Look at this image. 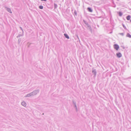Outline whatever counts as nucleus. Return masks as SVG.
<instances>
[{"label":"nucleus","mask_w":131,"mask_h":131,"mask_svg":"<svg viewBox=\"0 0 131 131\" xmlns=\"http://www.w3.org/2000/svg\"><path fill=\"white\" fill-rule=\"evenodd\" d=\"M118 58H120L122 56V54L121 53H117L116 54Z\"/></svg>","instance_id":"obj_5"},{"label":"nucleus","mask_w":131,"mask_h":131,"mask_svg":"<svg viewBox=\"0 0 131 131\" xmlns=\"http://www.w3.org/2000/svg\"><path fill=\"white\" fill-rule=\"evenodd\" d=\"M117 0L118 1H119V0Z\"/></svg>","instance_id":"obj_30"},{"label":"nucleus","mask_w":131,"mask_h":131,"mask_svg":"<svg viewBox=\"0 0 131 131\" xmlns=\"http://www.w3.org/2000/svg\"><path fill=\"white\" fill-rule=\"evenodd\" d=\"M92 73L94 75V76H96V69L94 68H93L92 70Z\"/></svg>","instance_id":"obj_2"},{"label":"nucleus","mask_w":131,"mask_h":131,"mask_svg":"<svg viewBox=\"0 0 131 131\" xmlns=\"http://www.w3.org/2000/svg\"><path fill=\"white\" fill-rule=\"evenodd\" d=\"M64 36L66 38H67L68 39H69V36H68V35L66 34H64Z\"/></svg>","instance_id":"obj_9"},{"label":"nucleus","mask_w":131,"mask_h":131,"mask_svg":"<svg viewBox=\"0 0 131 131\" xmlns=\"http://www.w3.org/2000/svg\"><path fill=\"white\" fill-rule=\"evenodd\" d=\"M84 22H85V24H86V25L88 27V26H90V25H89L88 24V23H87V22H85V21H84Z\"/></svg>","instance_id":"obj_17"},{"label":"nucleus","mask_w":131,"mask_h":131,"mask_svg":"<svg viewBox=\"0 0 131 131\" xmlns=\"http://www.w3.org/2000/svg\"><path fill=\"white\" fill-rule=\"evenodd\" d=\"M39 8L41 9H43V7L42 5H40L39 7Z\"/></svg>","instance_id":"obj_16"},{"label":"nucleus","mask_w":131,"mask_h":131,"mask_svg":"<svg viewBox=\"0 0 131 131\" xmlns=\"http://www.w3.org/2000/svg\"><path fill=\"white\" fill-rule=\"evenodd\" d=\"M21 104L24 107H26V104L24 101H23L21 103Z\"/></svg>","instance_id":"obj_6"},{"label":"nucleus","mask_w":131,"mask_h":131,"mask_svg":"<svg viewBox=\"0 0 131 131\" xmlns=\"http://www.w3.org/2000/svg\"><path fill=\"white\" fill-rule=\"evenodd\" d=\"M74 15H77V12H76V11L75 10L74 11Z\"/></svg>","instance_id":"obj_19"},{"label":"nucleus","mask_w":131,"mask_h":131,"mask_svg":"<svg viewBox=\"0 0 131 131\" xmlns=\"http://www.w3.org/2000/svg\"><path fill=\"white\" fill-rule=\"evenodd\" d=\"M73 104H74V105H76V103L75 102H74V101H73Z\"/></svg>","instance_id":"obj_22"},{"label":"nucleus","mask_w":131,"mask_h":131,"mask_svg":"<svg viewBox=\"0 0 131 131\" xmlns=\"http://www.w3.org/2000/svg\"><path fill=\"white\" fill-rule=\"evenodd\" d=\"M88 27L89 28V29L90 31L92 33V28L91 27V26H88Z\"/></svg>","instance_id":"obj_10"},{"label":"nucleus","mask_w":131,"mask_h":131,"mask_svg":"<svg viewBox=\"0 0 131 131\" xmlns=\"http://www.w3.org/2000/svg\"><path fill=\"white\" fill-rule=\"evenodd\" d=\"M41 1H44L45 2H46L47 1V0H40Z\"/></svg>","instance_id":"obj_26"},{"label":"nucleus","mask_w":131,"mask_h":131,"mask_svg":"<svg viewBox=\"0 0 131 131\" xmlns=\"http://www.w3.org/2000/svg\"><path fill=\"white\" fill-rule=\"evenodd\" d=\"M57 6H57V5L56 4L54 3V9H55L56 8H57Z\"/></svg>","instance_id":"obj_14"},{"label":"nucleus","mask_w":131,"mask_h":131,"mask_svg":"<svg viewBox=\"0 0 131 131\" xmlns=\"http://www.w3.org/2000/svg\"><path fill=\"white\" fill-rule=\"evenodd\" d=\"M122 25H123V27L125 29H126V27L125 26V25H124L123 24Z\"/></svg>","instance_id":"obj_20"},{"label":"nucleus","mask_w":131,"mask_h":131,"mask_svg":"<svg viewBox=\"0 0 131 131\" xmlns=\"http://www.w3.org/2000/svg\"><path fill=\"white\" fill-rule=\"evenodd\" d=\"M32 96V94L31 93L29 94H28L26 95L25 96V97H29L30 96Z\"/></svg>","instance_id":"obj_7"},{"label":"nucleus","mask_w":131,"mask_h":131,"mask_svg":"<svg viewBox=\"0 0 131 131\" xmlns=\"http://www.w3.org/2000/svg\"><path fill=\"white\" fill-rule=\"evenodd\" d=\"M130 22L131 23V20H130Z\"/></svg>","instance_id":"obj_28"},{"label":"nucleus","mask_w":131,"mask_h":131,"mask_svg":"<svg viewBox=\"0 0 131 131\" xmlns=\"http://www.w3.org/2000/svg\"><path fill=\"white\" fill-rule=\"evenodd\" d=\"M74 106H75V108L77 107V105H76H76H74Z\"/></svg>","instance_id":"obj_27"},{"label":"nucleus","mask_w":131,"mask_h":131,"mask_svg":"<svg viewBox=\"0 0 131 131\" xmlns=\"http://www.w3.org/2000/svg\"><path fill=\"white\" fill-rule=\"evenodd\" d=\"M131 79V77H128V78H126V79Z\"/></svg>","instance_id":"obj_24"},{"label":"nucleus","mask_w":131,"mask_h":131,"mask_svg":"<svg viewBox=\"0 0 131 131\" xmlns=\"http://www.w3.org/2000/svg\"><path fill=\"white\" fill-rule=\"evenodd\" d=\"M21 41V39L20 38H19L18 40V42L19 44V43H20Z\"/></svg>","instance_id":"obj_18"},{"label":"nucleus","mask_w":131,"mask_h":131,"mask_svg":"<svg viewBox=\"0 0 131 131\" xmlns=\"http://www.w3.org/2000/svg\"><path fill=\"white\" fill-rule=\"evenodd\" d=\"M75 110H76V111L77 112V111H78V109L77 108V107L76 108H75Z\"/></svg>","instance_id":"obj_25"},{"label":"nucleus","mask_w":131,"mask_h":131,"mask_svg":"<svg viewBox=\"0 0 131 131\" xmlns=\"http://www.w3.org/2000/svg\"><path fill=\"white\" fill-rule=\"evenodd\" d=\"M131 17L130 15H128L126 17V19L127 20H129L130 18Z\"/></svg>","instance_id":"obj_12"},{"label":"nucleus","mask_w":131,"mask_h":131,"mask_svg":"<svg viewBox=\"0 0 131 131\" xmlns=\"http://www.w3.org/2000/svg\"><path fill=\"white\" fill-rule=\"evenodd\" d=\"M119 34L122 36H123L124 35V34L123 33H119Z\"/></svg>","instance_id":"obj_21"},{"label":"nucleus","mask_w":131,"mask_h":131,"mask_svg":"<svg viewBox=\"0 0 131 131\" xmlns=\"http://www.w3.org/2000/svg\"><path fill=\"white\" fill-rule=\"evenodd\" d=\"M114 48L117 50H118L119 48V46L116 44H114Z\"/></svg>","instance_id":"obj_3"},{"label":"nucleus","mask_w":131,"mask_h":131,"mask_svg":"<svg viewBox=\"0 0 131 131\" xmlns=\"http://www.w3.org/2000/svg\"><path fill=\"white\" fill-rule=\"evenodd\" d=\"M87 10L89 12H92L93 11V10L90 7H88L87 8Z\"/></svg>","instance_id":"obj_8"},{"label":"nucleus","mask_w":131,"mask_h":131,"mask_svg":"<svg viewBox=\"0 0 131 131\" xmlns=\"http://www.w3.org/2000/svg\"><path fill=\"white\" fill-rule=\"evenodd\" d=\"M20 28L22 30V31L23 33V29H22V28L21 27H20Z\"/></svg>","instance_id":"obj_23"},{"label":"nucleus","mask_w":131,"mask_h":131,"mask_svg":"<svg viewBox=\"0 0 131 131\" xmlns=\"http://www.w3.org/2000/svg\"><path fill=\"white\" fill-rule=\"evenodd\" d=\"M118 14L119 16H121L123 15V13L121 12H119L118 13Z\"/></svg>","instance_id":"obj_15"},{"label":"nucleus","mask_w":131,"mask_h":131,"mask_svg":"<svg viewBox=\"0 0 131 131\" xmlns=\"http://www.w3.org/2000/svg\"><path fill=\"white\" fill-rule=\"evenodd\" d=\"M39 89H38L37 90H36L32 92H31V93L32 94V96L37 94L38 93H39Z\"/></svg>","instance_id":"obj_1"},{"label":"nucleus","mask_w":131,"mask_h":131,"mask_svg":"<svg viewBox=\"0 0 131 131\" xmlns=\"http://www.w3.org/2000/svg\"><path fill=\"white\" fill-rule=\"evenodd\" d=\"M5 7L6 9V10L8 12H9L10 13H12L11 9L10 8H8L6 6H5Z\"/></svg>","instance_id":"obj_4"},{"label":"nucleus","mask_w":131,"mask_h":131,"mask_svg":"<svg viewBox=\"0 0 131 131\" xmlns=\"http://www.w3.org/2000/svg\"><path fill=\"white\" fill-rule=\"evenodd\" d=\"M23 33H22V34H19L18 35V36L17 37V38H18V37H21V36H23Z\"/></svg>","instance_id":"obj_13"},{"label":"nucleus","mask_w":131,"mask_h":131,"mask_svg":"<svg viewBox=\"0 0 131 131\" xmlns=\"http://www.w3.org/2000/svg\"><path fill=\"white\" fill-rule=\"evenodd\" d=\"M126 36L129 38H131V35L129 33H127L126 35Z\"/></svg>","instance_id":"obj_11"},{"label":"nucleus","mask_w":131,"mask_h":131,"mask_svg":"<svg viewBox=\"0 0 131 131\" xmlns=\"http://www.w3.org/2000/svg\"><path fill=\"white\" fill-rule=\"evenodd\" d=\"M42 114L44 115V113H43Z\"/></svg>","instance_id":"obj_29"}]
</instances>
